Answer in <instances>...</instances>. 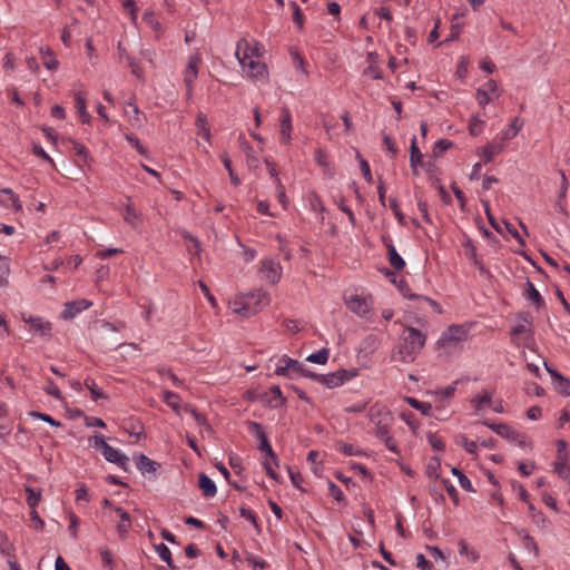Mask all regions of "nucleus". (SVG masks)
Segmentation results:
<instances>
[{
	"label": "nucleus",
	"instance_id": "1",
	"mask_svg": "<svg viewBox=\"0 0 570 570\" xmlns=\"http://www.w3.org/2000/svg\"><path fill=\"white\" fill-rule=\"evenodd\" d=\"M426 336L420 330L406 326L401 335L395 351L392 354L394 361L405 364L412 363L424 347Z\"/></svg>",
	"mask_w": 570,
	"mask_h": 570
},
{
	"label": "nucleus",
	"instance_id": "2",
	"mask_svg": "<svg viewBox=\"0 0 570 570\" xmlns=\"http://www.w3.org/2000/svg\"><path fill=\"white\" fill-rule=\"evenodd\" d=\"M236 57L247 77L252 79H264L266 77V66L258 60L257 43L252 45L247 40L240 39L236 46Z\"/></svg>",
	"mask_w": 570,
	"mask_h": 570
},
{
	"label": "nucleus",
	"instance_id": "3",
	"mask_svg": "<svg viewBox=\"0 0 570 570\" xmlns=\"http://www.w3.org/2000/svg\"><path fill=\"white\" fill-rule=\"evenodd\" d=\"M269 302L271 299L268 294L259 289L257 292L236 296L230 302V307L235 314L248 317L266 307Z\"/></svg>",
	"mask_w": 570,
	"mask_h": 570
},
{
	"label": "nucleus",
	"instance_id": "4",
	"mask_svg": "<svg viewBox=\"0 0 570 570\" xmlns=\"http://www.w3.org/2000/svg\"><path fill=\"white\" fill-rule=\"evenodd\" d=\"M468 337V330L461 325H451L444 331L438 341V347L445 353L460 350Z\"/></svg>",
	"mask_w": 570,
	"mask_h": 570
},
{
	"label": "nucleus",
	"instance_id": "5",
	"mask_svg": "<svg viewBox=\"0 0 570 570\" xmlns=\"http://www.w3.org/2000/svg\"><path fill=\"white\" fill-rule=\"evenodd\" d=\"M368 420L375 426L374 433L376 436H386L390 432L393 416L385 405L375 403L370 407Z\"/></svg>",
	"mask_w": 570,
	"mask_h": 570
},
{
	"label": "nucleus",
	"instance_id": "6",
	"mask_svg": "<svg viewBox=\"0 0 570 570\" xmlns=\"http://www.w3.org/2000/svg\"><path fill=\"white\" fill-rule=\"evenodd\" d=\"M92 446L97 450H100L101 454L108 462L117 464L119 468H121L125 471L128 470L129 458L126 454L120 453L117 449H114L112 446H110L105 441L104 435L96 434L92 438Z\"/></svg>",
	"mask_w": 570,
	"mask_h": 570
},
{
	"label": "nucleus",
	"instance_id": "7",
	"mask_svg": "<svg viewBox=\"0 0 570 570\" xmlns=\"http://www.w3.org/2000/svg\"><path fill=\"white\" fill-rule=\"evenodd\" d=\"M247 428L250 433H255V435L257 436L259 441L258 450L261 452L266 453V455L273 461V463L275 465H278L277 456L267 440L266 433L264 432L262 424L254 421H247Z\"/></svg>",
	"mask_w": 570,
	"mask_h": 570
},
{
	"label": "nucleus",
	"instance_id": "8",
	"mask_svg": "<svg viewBox=\"0 0 570 570\" xmlns=\"http://www.w3.org/2000/svg\"><path fill=\"white\" fill-rule=\"evenodd\" d=\"M259 274L262 279L276 284L282 276V266L277 259L265 258L261 262Z\"/></svg>",
	"mask_w": 570,
	"mask_h": 570
},
{
	"label": "nucleus",
	"instance_id": "9",
	"mask_svg": "<svg viewBox=\"0 0 570 570\" xmlns=\"http://www.w3.org/2000/svg\"><path fill=\"white\" fill-rule=\"evenodd\" d=\"M202 62L199 55L195 53L189 57L188 63L184 72V83L186 86L187 99L193 97V85L198 76V67Z\"/></svg>",
	"mask_w": 570,
	"mask_h": 570
},
{
	"label": "nucleus",
	"instance_id": "10",
	"mask_svg": "<svg viewBox=\"0 0 570 570\" xmlns=\"http://www.w3.org/2000/svg\"><path fill=\"white\" fill-rule=\"evenodd\" d=\"M345 304L350 311L357 314L358 316H365L371 311V299L367 297L360 296L357 294H351L344 297Z\"/></svg>",
	"mask_w": 570,
	"mask_h": 570
},
{
	"label": "nucleus",
	"instance_id": "11",
	"mask_svg": "<svg viewBox=\"0 0 570 570\" xmlns=\"http://www.w3.org/2000/svg\"><path fill=\"white\" fill-rule=\"evenodd\" d=\"M355 373H348L346 370H338L328 374H321L320 383L324 384L328 389L341 386L344 382L354 377Z\"/></svg>",
	"mask_w": 570,
	"mask_h": 570
},
{
	"label": "nucleus",
	"instance_id": "12",
	"mask_svg": "<svg viewBox=\"0 0 570 570\" xmlns=\"http://www.w3.org/2000/svg\"><path fill=\"white\" fill-rule=\"evenodd\" d=\"M491 94L495 95V97L500 96L498 85L493 79H489L476 90L475 98L481 107L487 106L491 101Z\"/></svg>",
	"mask_w": 570,
	"mask_h": 570
},
{
	"label": "nucleus",
	"instance_id": "13",
	"mask_svg": "<svg viewBox=\"0 0 570 570\" xmlns=\"http://www.w3.org/2000/svg\"><path fill=\"white\" fill-rule=\"evenodd\" d=\"M91 305L92 303L88 299L67 302L61 312V317L63 320H72L77 314L89 308Z\"/></svg>",
	"mask_w": 570,
	"mask_h": 570
},
{
	"label": "nucleus",
	"instance_id": "14",
	"mask_svg": "<svg viewBox=\"0 0 570 570\" xmlns=\"http://www.w3.org/2000/svg\"><path fill=\"white\" fill-rule=\"evenodd\" d=\"M279 137L281 141L285 145H288L292 137V115L288 108H282L281 118H279Z\"/></svg>",
	"mask_w": 570,
	"mask_h": 570
},
{
	"label": "nucleus",
	"instance_id": "15",
	"mask_svg": "<svg viewBox=\"0 0 570 570\" xmlns=\"http://www.w3.org/2000/svg\"><path fill=\"white\" fill-rule=\"evenodd\" d=\"M531 330L528 322L524 320L522 323L518 324L512 328L511 335L514 343L518 345L523 344L528 345L531 340Z\"/></svg>",
	"mask_w": 570,
	"mask_h": 570
},
{
	"label": "nucleus",
	"instance_id": "16",
	"mask_svg": "<svg viewBox=\"0 0 570 570\" xmlns=\"http://www.w3.org/2000/svg\"><path fill=\"white\" fill-rule=\"evenodd\" d=\"M23 322L30 324L32 331L40 333L43 336H49L51 334V323L48 321H43L41 317L37 316H22Z\"/></svg>",
	"mask_w": 570,
	"mask_h": 570
},
{
	"label": "nucleus",
	"instance_id": "17",
	"mask_svg": "<svg viewBox=\"0 0 570 570\" xmlns=\"http://www.w3.org/2000/svg\"><path fill=\"white\" fill-rule=\"evenodd\" d=\"M289 371L298 373L299 371H303V365L298 361L284 355L283 357L279 358L278 365L275 370V374L284 376L287 375Z\"/></svg>",
	"mask_w": 570,
	"mask_h": 570
},
{
	"label": "nucleus",
	"instance_id": "18",
	"mask_svg": "<svg viewBox=\"0 0 570 570\" xmlns=\"http://www.w3.org/2000/svg\"><path fill=\"white\" fill-rule=\"evenodd\" d=\"M483 424L489 426L498 435L507 439L510 442H514L515 440H518L520 438V433L507 424H503V423L491 424V423H488L487 421H484Z\"/></svg>",
	"mask_w": 570,
	"mask_h": 570
},
{
	"label": "nucleus",
	"instance_id": "19",
	"mask_svg": "<svg viewBox=\"0 0 570 570\" xmlns=\"http://www.w3.org/2000/svg\"><path fill=\"white\" fill-rule=\"evenodd\" d=\"M127 200L128 203L125 205L122 212L124 220L132 228H137L141 224V214L132 206L129 197H127Z\"/></svg>",
	"mask_w": 570,
	"mask_h": 570
},
{
	"label": "nucleus",
	"instance_id": "20",
	"mask_svg": "<svg viewBox=\"0 0 570 570\" xmlns=\"http://www.w3.org/2000/svg\"><path fill=\"white\" fill-rule=\"evenodd\" d=\"M137 469L142 473H153L155 474L160 466L156 461L150 460L145 454H138L135 458Z\"/></svg>",
	"mask_w": 570,
	"mask_h": 570
},
{
	"label": "nucleus",
	"instance_id": "21",
	"mask_svg": "<svg viewBox=\"0 0 570 570\" xmlns=\"http://www.w3.org/2000/svg\"><path fill=\"white\" fill-rule=\"evenodd\" d=\"M544 366H546V370L548 371V373L553 379V381L557 385V389L561 393L570 395V381L568 379H566L562 374H560L557 370L549 367L547 363H544Z\"/></svg>",
	"mask_w": 570,
	"mask_h": 570
},
{
	"label": "nucleus",
	"instance_id": "22",
	"mask_svg": "<svg viewBox=\"0 0 570 570\" xmlns=\"http://www.w3.org/2000/svg\"><path fill=\"white\" fill-rule=\"evenodd\" d=\"M116 513L120 518V522L117 524V532L120 539H125L131 527V519L127 511L121 508L115 509Z\"/></svg>",
	"mask_w": 570,
	"mask_h": 570
},
{
	"label": "nucleus",
	"instance_id": "23",
	"mask_svg": "<svg viewBox=\"0 0 570 570\" xmlns=\"http://www.w3.org/2000/svg\"><path fill=\"white\" fill-rule=\"evenodd\" d=\"M125 112L134 127H141L145 122V116L140 112L138 106L134 102H127Z\"/></svg>",
	"mask_w": 570,
	"mask_h": 570
},
{
	"label": "nucleus",
	"instance_id": "24",
	"mask_svg": "<svg viewBox=\"0 0 570 570\" xmlns=\"http://www.w3.org/2000/svg\"><path fill=\"white\" fill-rule=\"evenodd\" d=\"M493 397V392L483 390L471 400L474 411L479 414L484 411L485 405L490 404Z\"/></svg>",
	"mask_w": 570,
	"mask_h": 570
},
{
	"label": "nucleus",
	"instance_id": "25",
	"mask_svg": "<svg viewBox=\"0 0 570 570\" xmlns=\"http://www.w3.org/2000/svg\"><path fill=\"white\" fill-rule=\"evenodd\" d=\"M75 102H76V108L78 110V114H79V117L81 119V121L83 124H88L90 121V115L89 112L87 111V108H86V96L83 92L81 91H76L75 92Z\"/></svg>",
	"mask_w": 570,
	"mask_h": 570
},
{
	"label": "nucleus",
	"instance_id": "26",
	"mask_svg": "<svg viewBox=\"0 0 570 570\" xmlns=\"http://www.w3.org/2000/svg\"><path fill=\"white\" fill-rule=\"evenodd\" d=\"M504 145L500 141H492L482 148V157L485 163L491 161L497 155L501 154Z\"/></svg>",
	"mask_w": 570,
	"mask_h": 570
},
{
	"label": "nucleus",
	"instance_id": "27",
	"mask_svg": "<svg viewBox=\"0 0 570 570\" xmlns=\"http://www.w3.org/2000/svg\"><path fill=\"white\" fill-rule=\"evenodd\" d=\"M198 485L199 489L203 491V494L207 498L214 497L217 492L214 481L205 473L199 474Z\"/></svg>",
	"mask_w": 570,
	"mask_h": 570
},
{
	"label": "nucleus",
	"instance_id": "28",
	"mask_svg": "<svg viewBox=\"0 0 570 570\" xmlns=\"http://www.w3.org/2000/svg\"><path fill=\"white\" fill-rule=\"evenodd\" d=\"M387 247V253H389V262L391 264V266L393 268H395L396 271H401L405 267V262L404 259L399 255L395 246L390 243L386 245Z\"/></svg>",
	"mask_w": 570,
	"mask_h": 570
},
{
	"label": "nucleus",
	"instance_id": "29",
	"mask_svg": "<svg viewBox=\"0 0 570 570\" xmlns=\"http://www.w3.org/2000/svg\"><path fill=\"white\" fill-rule=\"evenodd\" d=\"M16 548L4 532H0V553L8 559L14 558Z\"/></svg>",
	"mask_w": 570,
	"mask_h": 570
},
{
	"label": "nucleus",
	"instance_id": "30",
	"mask_svg": "<svg viewBox=\"0 0 570 570\" xmlns=\"http://www.w3.org/2000/svg\"><path fill=\"white\" fill-rule=\"evenodd\" d=\"M554 471L561 479L570 483V459H557Z\"/></svg>",
	"mask_w": 570,
	"mask_h": 570
},
{
	"label": "nucleus",
	"instance_id": "31",
	"mask_svg": "<svg viewBox=\"0 0 570 570\" xmlns=\"http://www.w3.org/2000/svg\"><path fill=\"white\" fill-rule=\"evenodd\" d=\"M144 21L147 26L159 37L163 33V27L160 22L157 20L154 11L147 10L142 16Z\"/></svg>",
	"mask_w": 570,
	"mask_h": 570
},
{
	"label": "nucleus",
	"instance_id": "32",
	"mask_svg": "<svg viewBox=\"0 0 570 570\" xmlns=\"http://www.w3.org/2000/svg\"><path fill=\"white\" fill-rule=\"evenodd\" d=\"M405 401L411 407L420 411L423 415L431 414L432 405L430 403L421 402V401L416 400L415 397H411V396L406 397Z\"/></svg>",
	"mask_w": 570,
	"mask_h": 570
},
{
	"label": "nucleus",
	"instance_id": "33",
	"mask_svg": "<svg viewBox=\"0 0 570 570\" xmlns=\"http://www.w3.org/2000/svg\"><path fill=\"white\" fill-rule=\"evenodd\" d=\"M522 128V124L519 122V119L515 118L511 125L509 126L508 129L503 130L501 132V140H510V139H513L518 134L519 131L521 130Z\"/></svg>",
	"mask_w": 570,
	"mask_h": 570
},
{
	"label": "nucleus",
	"instance_id": "34",
	"mask_svg": "<svg viewBox=\"0 0 570 570\" xmlns=\"http://www.w3.org/2000/svg\"><path fill=\"white\" fill-rule=\"evenodd\" d=\"M10 274L9 259L4 256H0V287L8 285V277Z\"/></svg>",
	"mask_w": 570,
	"mask_h": 570
},
{
	"label": "nucleus",
	"instance_id": "35",
	"mask_svg": "<svg viewBox=\"0 0 570 570\" xmlns=\"http://www.w3.org/2000/svg\"><path fill=\"white\" fill-rule=\"evenodd\" d=\"M159 558L165 561L169 568L176 569L171 561V552L165 543H159L155 547Z\"/></svg>",
	"mask_w": 570,
	"mask_h": 570
},
{
	"label": "nucleus",
	"instance_id": "36",
	"mask_svg": "<svg viewBox=\"0 0 570 570\" xmlns=\"http://www.w3.org/2000/svg\"><path fill=\"white\" fill-rule=\"evenodd\" d=\"M328 356H330V350L328 348H321L320 351L308 355L306 357V361L311 362V363H316V364H325L328 360Z\"/></svg>",
	"mask_w": 570,
	"mask_h": 570
},
{
	"label": "nucleus",
	"instance_id": "37",
	"mask_svg": "<svg viewBox=\"0 0 570 570\" xmlns=\"http://www.w3.org/2000/svg\"><path fill=\"white\" fill-rule=\"evenodd\" d=\"M196 126L198 130V135L205 138L206 140H209L210 138V131L207 124V119L204 115H198L196 119Z\"/></svg>",
	"mask_w": 570,
	"mask_h": 570
},
{
	"label": "nucleus",
	"instance_id": "38",
	"mask_svg": "<svg viewBox=\"0 0 570 570\" xmlns=\"http://www.w3.org/2000/svg\"><path fill=\"white\" fill-rule=\"evenodd\" d=\"M528 291H527V297L530 299L533 304L537 305V307H540L543 305V298L541 297L540 293L537 291L534 285L531 282H527Z\"/></svg>",
	"mask_w": 570,
	"mask_h": 570
},
{
	"label": "nucleus",
	"instance_id": "39",
	"mask_svg": "<svg viewBox=\"0 0 570 570\" xmlns=\"http://www.w3.org/2000/svg\"><path fill=\"white\" fill-rule=\"evenodd\" d=\"M421 160H422V154L416 146L415 138H413L412 144H411L410 161H411V167L414 173H416L417 165L421 164Z\"/></svg>",
	"mask_w": 570,
	"mask_h": 570
},
{
	"label": "nucleus",
	"instance_id": "40",
	"mask_svg": "<svg viewBox=\"0 0 570 570\" xmlns=\"http://www.w3.org/2000/svg\"><path fill=\"white\" fill-rule=\"evenodd\" d=\"M99 554L101 557L102 566L108 568L109 570H114L115 562L112 552L107 547H101L99 549Z\"/></svg>",
	"mask_w": 570,
	"mask_h": 570
},
{
	"label": "nucleus",
	"instance_id": "41",
	"mask_svg": "<svg viewBox=\"0 0 570 570\" xmlns=\"http://www.w3.org/2000/svg\"><path fill=\"white\" fill-rule=\"evenodd\" d=\"M451 472L453 475H455L458 478L460 485L464 490L474 492L471 481L466 478V475L461 470H459L458 468H452Z\"/></svg>",
	"mask_w": 570,
	"mask_h": 570
},
{
	"label": "nucleus",
	"instance_id": "42",
	"mask_svg": "<svg viewBox=\"0 0 570 570\" xmlns=\"http://www.w3.org/2000/svg\"><path fill=\"white\" fill-rule=\"evenodd\" d=\"M85 386L90 391V394H91V399L94 401H97L98 399H101V397H107L97 386L96 382L94 379L91 377H87L85 380Z\"/></svg>",
	"mask_w": 570,
	"mask_h": 570
},
{
	"label": "nucleus",
	"instance_id": "43",
	"mask_svg": "<svg viewBox=\"0 0 570 570\" xmlns=\"http://www.w3.org/2000/svg\"><path fill=\"white\" fill-rule=\"evenodd\" d=\"M27 502L31 509H35L41 500V491L32 488H26Z\"/></svg>",
	"mask_w": 570,
	"mask_h": 570
},
{
	"label": "nucleus",
	"instance_id": "44",
	"mask_svg": "<svg viewBox=\"0 0 570 570\" xmlns=\"http://www.w3.org/2000/svg\"><path fill=\"white\" fill-rule=\"evenodd\" d=\"M459 553L461 556H465L473 562L479 559V554L471 549L464 540L459 541Z\"/></svg>",
	"mask_w": 570,
	"mask_h": 570
},
{
	"label": "nucleus",
	"instance_id": "45",
	"mask_svg": "<svg viewBox=\"0 0 570 570\" xmlns=\"http://www.w3.org/2000/svg\"><path fill=\"white\" fill-rule=\"evenodd\" d=\"M222 161H223L225 168L228 170L232 184L235 186H238L240 184V180H239L238 176L234 173V170L232 168L230 159L226 153H224L222 155Z\"/></svg>",
	"mask_w": 570,
	"mask_h": 570
},
{
	"label": "nucleus",
	"instance_id": "46",
	"mask_svg": "<svg viewBox=\"0 0 570 570\" xmlns=\"http://www.w3.org/2000/svg\"><path fill=\"white\" fill-rule=\"evenodd\" d=\"M455 384L456 383H454L453 385L446 386L444 389H440V390L435 391L434 395H435L436 401L442 402L446 399L452 397L456 390Z\"/></svg>",
	"mask_w": 570,
	"mask_h": 570
},
{
	"label": "nucleus",
	"instance_id": "47",
	"mask_svg": "<svg viewBox=\"0 0 570 570\" xmlns=\"http://www.w3.org/2000/svg\"><path fill=\"white\" fill-rule=\"evenodd\" d=\"M240 148L247 156V164L249 167H257L258 166V159L252 155L253 148L249 146V144L246 140L240 141Z\"/></svg>",
	"mask_w": 570,
	"mask_h": 570
},
{
	"label": "nucleus",
	"instance_id": "48",
	"mask_svg": "<svg viewBox=\"0 0 570 570\" xmlns=\"http://www.w3.org/2000/svg\"><path fill=\"white\" fill-rule=\"evenodd\" d=\"M456 443L470 454H474L476 452V442L469 440L465 435H460Z\"/></svg>",
	"mask_w": 570,
	"mask_h": 570
},
{
	"label": "nucleus",
	"instance_id": "49",
	"mask_svg": "<svg viewBox=\"0 0 570 570\" xmlns=\"http://www.w3.org/2000/svg\"><path fill=\"white\" fill-rule=\"evenodd\" d=\"M164 401L167 405H169L174 411L178 412L179 410V396L170 391L164 392Z\"/></svg>",
	"mask_w": 570,
	"mask_h": 570
},
{
	"label": "nucleus",
	"instance_id": "50",
	"mask_svg": "<svg viewBox=\"0 0 570 570\" xmlns=\"http://www.w3.org/2000/svg\"><path fill=\"white\" fill-rule=\"evenodd\" d=\"M452 147V142L448 139H440L435 142L433 154L435 157H440L444 151Z\"/></svg>",
	"mask_w": 570,
	"mask_h": 570
},
{
	"label": "nucleus",
	"instance_id": "51",
	"mask_svg": "<svg viewBox=\"0 0 570 570\" xmlns=\"http://www.w3.org/2000/svg\"><path fill=\"white\" fill-rule=\"evenodd\" d=\"M483 120H481L478 116H472L470 120L469 130L472 136H478L483 128Z\"/></svg>",
	"mask_w": 570,
	"mask_h": 570
},
{
	"label": "nucleus",
	"instance_id": "52",
	"mask_svg": "<svg viewBox=\"0 0 570 570\" xmlns=\"http://www.w3.org/2000/svg\"><path fill=\"white\" fill-rule=\"evenodd\" d=\"M557 459H570V451H568V444L563 440L557 442Z\"/></svg>",
	"mask_w": 570,
	"mask_h": 570
},
{
	"label": "nucleus",
	"instance_id": "53",
	"mask_svg": "<svg viewBox=\"0 0 570 570\" xmlns=\"http://www.w3.org/2000/svg\"><path fill=\"white\" fill-rule=\"evenodd\" d=\"M126 58H127L128 66L132 72V75H135L137 78L141 79L144 71H142L140 65L130 56H126Z\"/></svg>",
	"mask_w": 570,
	"mask_h": 570
},
{
	"label": "nucleus",
	"instance_id": "54",
	"mask_svg": "<svg viewBox=\"0 0 570 570\" xmlns=\"http://www.w3.org/2000/svg\"><path fill=\"white\" fill-rule=\"evenodd\" d=\"M468 65H469L468 58L466 57H461L460 62H459L458 68H456V71H455V76L458 78L464 79L466 77Z\"/></svg>",
	"mask_w": 570,
	"mask_h": 570
},
{
	"label": "nucleus",
	"instance_id": "55",
	"mask_svg": "<svg viewBox=\"0 0 570 570\" xmlns=\"http://www.w3.org/2000/svg\"><path fill=\"white\" fill-rule=\"evenodd\" d=\"M72 145H73L75 151L77 153V155L79 157H81L83 163H88L90 157H89V153H88L87 148L82 144H79L78 141H75V140L72 141Z\"/></svg>",
	"mask_w": 570,
	"mask_h": 570
},
{
	"label": "nucleus",
	"instance_id": "56",
	"mask_svg": "<svg viewBox=\"0 0 570 570\" xmlns=\"http://www.w3.org/2000/svg\"><path fill=\"white\" fill-rule=\"evenodd\" d=\"M31 415L33 417L40 419L41 421L50 424L51 426H61V423L56 421L52 416L49 414L40 413V412H31Z\"/></svg>",
	"mask_w": 570,
	"mask_h": 570
},
{
	"label": "nucleus",
	"instance_id": "57",
	"mask_svg": "<svg viewBox=\"0 0 570 570\" xmlns=\"http://www.w3.org/2000/svg\"><path fill=\"white\" fill-rule=\"evenodd\" d=\"M377 438L384 442L385 446L390 451H392L395 454H399L397 444H396L395 440L390 435V432L386 433V436H377Z\"/></svg>",
	"mask_w": 570,
	"mask_h": 570
},
{
	"label": "nucleus",
	"instance_id": "58",
	"mask_svg": "<svg viewBox=\"0 0 570 570\" xmlns=\"http://www.w3.org/2000/svg\"><path fill=\"white\" fill-rule=\"evenodd\" d=\"M46 392L49 395H51L55 399H57V400H61L62 399L60 390L58 389V386L51 380H49L47 382Z\"/></svg>",
	"mask_w": 570,
	"mask_h": 570
},
{
	"label": "nucleus",
	"instance_id": "59",
	"mask_svg": "<svg viewBox=\"0 0 570 570\" xmlns=\"http://www.w3.org/2000/svg\"><path fill=\"white\" fill-rule=\"evenodd\" d=\"M534 469L535 464L533 462H520L518 465V470L523 476H529L534 471Z\"/></svg>",
	"mask_w": 570,
	"mask_h": 570
},
{
	"label": "nucleus",
	"instance_id": "60",
	"mask_svg": "<svg viewBox=\"0 0 570 570\" xmlns=\"http://www.w3.org/2000/svg\"><path fill=\"white\" fill-rule=\"evenodd\" d=\"M76 502H78V503H81V502L88 503L89 502L88 490L85 485H81L76 490Z\"/></svg>",
	"mask_w": 570,
	"mask_h": 570
},
{
	"label": "nucleus",
	"instance_id": "61",
	"mask_svg": "<svg viewBox=\"0 0 570 570\" xmlns=\"http://www.w3.org/2000/svg\"><path fill=\"white\" fill-rule=\"evenodd\" d=\"M328 491H330V494L332 497H334V499L336 501H343L344 499V494H343V491L340 489V487H337L335 483L333 482H330L328 484Z\"/></svg>",
	"mask_w": 570,
	"mask_h": 570
},
{
	"label": "nucleus",
	"instance_id": "62",
	"mask_svg": "<svg viewBox=\"0 0 570 570\" xmlns=\"http://www.w3.org/2000/svg\"><path fill=\"white\" fill-rule=\"evenodd\" d=\"M428 439H429V443L431 444L433 450H435V451L444 450L443 441L440 438H438L435 434H429Z\"/></svg>",
	"mask_w": 570,
	"mask_h": 570
},
{
	"label": "nucleus",
	"instance_id": "63",
	"mask_svg": "<svg viewBox=\"0 0 570 570\" xmlns=\"http://www.w3.org/2000/svg\"><path fill=\"white\" fill-rule=\"evenodd\" d=\"M523 543H524V547L531 551H533V553L535 556L539 554V548H538V544L535 543V541L533 540V538L529 534H525L523 537Z\"/></svg>",
	"mask_w": 570,
	"mask_h": 570
},
{
	"label": "nucleus",
	"instance_id": "64",
	"mask_svg": "<svg viewBox=\"0 0 570 570\" xmlns=\"http://www.w3.org/2000/svg\"><path fill=\"white\" fill-rule=\"evenodd\" d=\"M415 559H416L417 568H420L422 570H431V568H432L431 562L428 561L422 553H419Z\"/></svg>",
	"mask_w": 570,
	"mask_h": 570
}]
</instances>
